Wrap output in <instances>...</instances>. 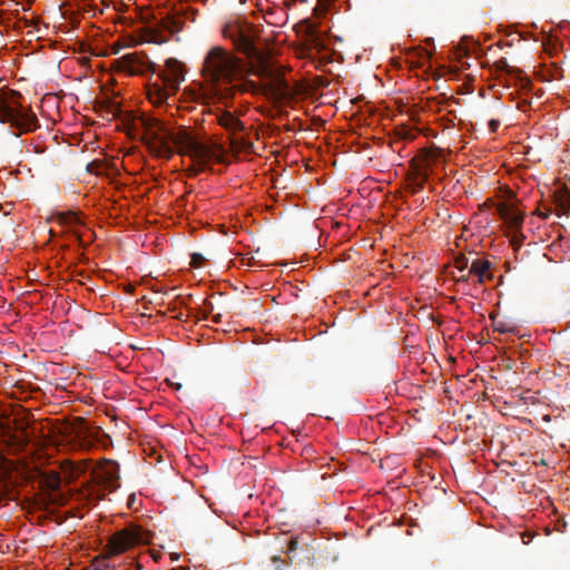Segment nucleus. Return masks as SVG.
I'll list each match as a JSON object with an SVG mask.
<instances>
[{"label":"nucleus","instance_id":"nucleus-1","mask_svg":"<svg viewBox=\"0 0 570 570\" xmlns=\"http://www.w3.org/2000/svg\"><path fill=\"white\" fill-rule=\"evenodd\" d=\"M224 36L230 38L238 50L255 56V60L247 67L243 59L220 46H213L206 51L200 73L209 94L219 101L227 104L238 92L263 94L278 105H288L297 99H317L321 77L291 85L282 65L257 52L249 26L227 24Z\"/></svg>","mask_w":570,"mask_h":570},{"label":"nucleus","instance_id":"nucleus-2","mask_svg":"<svg viewBox=\"0 0 570 570\" xmlns=\"http://www.w3.org/2000/svg\"><path fill=\"white\" fill-rule=\"evenodd\" d=\"M129 121L134 130L141 131L149 153L158 158L170 159L177 153L188 156L199 170L212 160L224 161V148L214 141H204L189 127L180 126L175 130L158 118L144 114L131 116Z\"/></svg>","mask_w":570,"mask_h":570},{"label":"nucleus","instance_id":"nucleus-3","mask_svg":"<svg viewBox=\"0 0 570 570\" xmlns=\"http://www.w3.org/2000/svg\"><path fill=\"white\" fill-rule=\"evenodd\" d=\"M297 33L301 37V43L296 49L297 57L305 59L306 63L318 70L321 66V36L317 26L307 20L302 21L297 24Z\"/></svg>","mask_w":570,"mask_h":570},{"label":"nucleus","instance_id":"nucleus-4","mask_svg":"<svg viewBox=\"0 0 570 570\" xmlns=\"http://www.w3.org/2000/svg\"><path fill=\"white\" fill-rule=\"evenodd\" d=\"M119 464L110 459H105L92 473L94 485L89 491L96 500L105 498V491L114 492L120 487Z\"/></svg>","mask_w":570,"mask_h":570},{"label":"nucleus","instance_id":"nucleus-5","mask_svg":"<svg viewBox=\"0 0 570 570\" xmlns=\"http://www.w3.org/2000/svg\"><path fill=\"white\" fill-rule=\"evenodd\" d=\"M150 540L149 531L137 524H129L115 532L107 544L109 556L120 554L136 546L147 544Z\"/></svg>","mask_w":570,"mask_h":570},{"label":"nucleus","instance_id":"nucleus-6","mask_svg":"<svg viewBox=\"0 0 570 570\" xmlns=\"http://www.w3.org/2000/svg\"><path fill=\"white\" fill-rule=\"evenodd\" d=\"M158 77L164 86L176 92L185 79L184 67L178 60L170 58L166 60L165 67L158 73Z\"/></svg>","mask_w":570,"mask_h":570},{"label":"nucleus","instance_id":"nucleus-7","mask_svg":"<svg viewBox=\"0 0 570 570\" xmlns=\"http://www.w3.org/2000/svg\"><path fill=\"white\" fill-rule=\"evenodd\" d=\"M13 127L20 129L22 132L33 131L39 127L38 118L31 109L19 105Z\"/></svg>","mask_w":570,"mask_h":570},{"label":"nucleus","instance_id":"nucleus-8","mask_svg":"<svg viewBox=\"0 0 570 570\" xmlns=\"http://www.w3.org/2000/svg\"><path fill=\"white\" fill-rule=\"evenodd\" d=\"M497 213L501 219L511 228H518L522 225V214L512 205L500 203L497 205Z\"/></svg>","mask_w":570,"mask_h":570},{"label":"nucleus","instance_id":"nucleus-9","mask_svg":"<svg viewBox=\"0 0 570 570\" xmlns=\"http://www.w3.org/2000/svg\"><path fill=\"white\" fill-rule=\"evenodd\" d=\"M75 442L80 449H91L95 442H100L98 431H92L88 426L81 425L75 430Z\"/></svg>","mask_w":570,"mask_h":570},{"label":"nucleus","instance_id":"nucleus-10","mask_svg":"<svg viewBox=\"0 0 570 570\" xmlns=\"http://www.w3.org/2000/svg\"><path fill=\"white\" fill-rule=\"evenodd\" d=\"M491 263L488 259H474L471 263L469 275H474L478 277V283L482 284L487 279H491L492 273L490 272Z\"/></svg>","mask_w":570,"mask_h":570},{"label":"nucleus","instance_id":"nucleus-11","mask_svg":"<svg viewBox=\"0 0 570 570\" xmlns=\"http://www.w3.org/2000/svg\"><path fill=\"white\" fill-rule=\"evenodd\" d=\"M217 121L223 128H225L234 135L238 131L244 130V124L229 111L220 112L217 116Z\"/></svg>","mask_w":570,"mask_h":570},{"label":"nucleus","instance_id":"nucleus-12","mask_svg":"<svg viewBox=\"0 0 570 570\" xmlns=\"http://www.w3.org/2000/svg\"><path fill=\"white\" fill-rule=\"evenodd\" d=\"M331 45H332V38L328 37L323 31V45H322V48H323V73L325 72L324 68L327 62L341 61L343 59L340 51H336L334 48L330 49Z\"/></svg>","mask_w":570,"mask_h":570},{"label":"nucleus","instance_id":"nucleus-13","mask_svg":"<svg viewBox=\"0 0 570 570\" xmlns=\"http://www.w3.org/2000/svg\"><path fill=\"white\" fill-rule=\"evenodd\" d=\"M176 92L169 90L166 86L161 83H154L153 88L148 91L149 100L155 105H161L168 100L171 95Z\"/></svg>","mask_w":570,"mask_h":570},{"label":"nucleus","instance_id":"nucleus-14","mask_svg":"<svg viewBox=\"0 0 570 570\" xmlns=\"http://www.w3.org/2000/svg\"><path fill=\"white\" fill-rule=\"evenodd\" d=\"M120 67L127 72L134 75L139 72L141 61L136 52L125 55L119 59Z\"/></svg>","mask_w":570,"mask_h":570},{"label":"nucleus","instance_id":"nucleus-15","mask_svg":"<svg viewBox=\"0 0 570 570\" xmlns=\"http://www.w3.org/2000/svg\"><path fill=\"white\" fill-rule=\"evenodd\" d=\"M17 109L18 107H11L6 101H0V121L3 124L9 122L11 126H14Z\"/></svg>","mask_w":570,"mask_h":570},{"label":"nucleus","instance_id":"nucleus-16","mask_svg":"<svg viewBox=\"0 0 570 570\" xmlns=\"http://www.w3.org/2000/svg\"><path fill=\"white\" fill-rule=\"evenodd\" d=\"M491 320H492V324H493V330L495 332H499V333H517V326L514 324H512L511 322H508V321H504V320H500V318H497L494 316H491Z\"/></svg>","mask_w":570,"mask_h":570},{"label":"nucleus","instance_id":"nucleus-17","mask_svg":"<svg viewBox=\"0 0 570 570\" xmlns=\"http://www.w3.org/2000/svg\"><path fill=\"white\" fill-rule=\"evenodd\" d=\"M333 212H334V209L328 208L327 205L323 206V214H327L326 216H323V220H322L323 232L325 230V227H327V225H330L332 228L341 226L340 222H335L333 219V217H332Z\"/></svg>","mask_w":570,"mask_h":570},{"label":"nucleus","instance_id":"nucleus-18","mask_svg":"<svg viewBox=\"0 0 570 570\" xmlns=\"http://www.w3.org/2000/svg\"><path fill=\"white\" fill-rule=\"evenodd\" d=\"M468 265H469V259L464 255H459L454 259V266L459 271H464L468 267Z\"/></svg>","mask_w":570,"mask_h":570},{"label":"nucleus","instance_id":"nucleus-19","mask_svg":"<svg viewBox=\"0 0 570 570\" xmlns=\"http://www.w3.org/2000/svg\"><path fill=\"white\" fill-rule=\"evenodd\" d=\"M205 261V257L199 253H194L190 256V265L195 268H199Z\"/></svg>","mask_w":570,"mask_h":570},{"label":"nucleus","instance_id":"nucleus-20","mask_svg":"<svg viewBox=\"0 0 570 570\" xmlns=\"http://www.w3.org/2000/svg\"><path fill=\"white\" fill-rule=\"evenodd\" d=\"M87 170L89 173L100 175L102 173V166H101L100 161L94 160L87 165Z\"/></svg>","mask_w":570,"mask_h":570},{"label":"nucleus","instance_id":"nucleus-21","mask_svg":"<svg viewBox=\"0 0 570 570\" xmlns=\"http://www.w3.org/2000/svg\"><path fill=\"white\" fill-rule=\"evenodd\" d=\"M230 145L233 149H240L245 146V141L243 138L234 137L230 139Z\"/></svg>","mask_w":570,"mask_h":570},{"label":"nucleus","instance_id":"nucleus-22","mask_svg":"<svg viewBox=\"0 0 570 570\" xmlns=\"http://www.w3.org/2000/svg\"><path fill=\"white\" fill-rule=\"evenodd\" d=\"M327 460V458L325 455H323V470H325L326 465L325 464V461ZM335 471L336 469L335 468H332L331 465H328V471H323V475H322V479L325 480L326 475H333L335 474Z\"/></svg>","mask_w":570,"mask_h":570},{"label":"nucleus","instance_id":"nucleus-23","mask_svg":"<svg viewBox=\"0 0 570 570\" xmlns=\"http://www.w3.org/2000/svg\"><path fill=\"white\" fill-rule=\"evenodd\" d=\"M499 126H500V120L491 119L489 121V128H490L491 132H495L498 130Z\"/></svg>","mask_w":570,"mask_h":570},{"label":"nucleus","instance_id":"nucleus-24","mask_svg":"<svg viewBox=\"0 0 570 570\" xmlns=\"http://www.w3.org/2000/svg\"><path fill=\"white\" fill-rule=\"evenodd\" d=\"M331 104H332V99L328 98V94L327 92L326 94L323 92V106L324 105H331Z\"/></svg>","mask_w":570,"mask_h":570},{"label":"nucleus","instance_id":"nucleus-25","mask_svg":"<svg viewBox=\"0 0 570 570\" xmlns=\"http://www.w3.org/2000/svg\"><path fill=\"white\" fill-rule=\"evenodd\" d=\"M78 220V217L76 216V214H69L68 215V222L69 223H76Z\"/></svg>","mask_w":570,"mask_h":570},{"label":"nucleus","instance_id":"nucleus-26","mask_svg":"<svg viewBox=\"0 0 570 570\" xmlns=\"http://www.w3.org/2000/svg\"><path fill=\"white\" fill-rule=\"evenodd\" d=\"M205 306L207 307L208 313H212L214 309L213 303L209 301H205Z\"/></svg>","mask_w":570,"mask_h":570},{"label":"nucleus","instance_id":"nucleus-27","mask_svg":"<svg viewBox=\"0 0 570 570\" xmlns=\"http://www.w3.org/2000/svg\"><path fill=\"white\" fill-rule=\"evenodd\" d=\"M471 275L465 274L458 278V282H468Z\"/></svg>","mask_w":570,"mask_h":570},{"label":"nucleus","instance_id":"nucleus-28","mask_svg":"<svg viewBox=\"0 0 570 570\" xmlns=\"http://www.w3.org/2000/svg\"><path fill=\"white\" fill-rule=\"evenodd\" d=\"M220 320H222V315L220 314H217V315L213 316V322L214 323H220Z\"/></svg>","mask_w":570,"mask_h":570},{"label":"nucleus","instance_id":"nucleus-29","mask_svg":"<svg viewBox=\"0 0 570 570\" xmlns=\"http://www.w3.org/2000/svg\"><path fill=\"white\" fill-rule=\"evenodd\" d=\"M167 382L175 387V390H180L181 389V384L180 383H171L167 380Z\"/></svg>","mask_w":570,"mask_h":570},{"label":"nucleus","instance_id":"nucleus-30","mask_svg":"<svg viewBox=\"0 0 570 570\" xmlns=\"http://www.w3.org/2000/svg\"><path fill=\"white\" fill-rule=\"evenodd\" d=\"M274 563H284V561L279 557H273Z\"/></svg>","mask_w":570,"mask_h":570},{"label":"nucleus","instance_id":"nucleus-31","mask_svg":"<svg viewBox=\"0 0 570 570\" xmlns=\"http://www.w3.org/2000/svg\"><path fill=\"white\" fill-rule=\"evenodd\" d=\"M320 7H321V0H316V6L314 8V11L317 12L320 10Z\"/></svg>","mask_w":570,"mask_h":570},{"label":"nucleus","instance_id":"nucleus-32","mask_svg":"<svg viewBox=\"0 0 570 570\" xmlns=\"http://www.w3.org/2000/svg\"><path fill=\"white\" fill-rule=\"evenodd\" d=\"M323 89L328 86V82L325 80V77L323 76V82H322Z\"/></svg>","mask_w":570,"mask_h":570},{"label":"nucleus","instance_id":"nucleus-33","mask_svg":"<svg viewBox=\"0 0 570 570\" xmlns=\"http://www.w3.org/2000/svg\"><path fill=\"white\" fill-rule=\"evenodd\" d=\"M183 317H184V314L181 312L176 315V318H178V320H183Z\"/></svg>","mask_w":570,"mask_h":570},{"label":"nucleus","instance_id":"nucleus-34","mask_svg":"<svg viewBox=\"0 0 570 570\" xmlns=\"http://www.w3.org/2000/svg\"><path fill=\"white\" fill-rule=\"evenodd\" d=\"M326 2H327V0H323V13L325 12V9H326Z\"/></svg>","mask_w":570,"mask_h":570},{"label":"nucleus","instance_id":"nucleus-35","mask_svg":"<svg viewBox=\"0 0 570 570\" xmlns=\"http://www.w3.org/2000/svg\"><path fill=\"white\" fill-rule=\"evenodd\" d=\"M334 40L338 41V42H342V38H338V37H335Z\"/></svg>","mask_w":570,"mask_h":570},{"label":"nucleus","instance_id":"nucleus-36","mask_svg":"<svg viewBox=\"0 0 570 570\" xmlns=\"http://www.w3.org/2000/svg\"><path fill=\"white\" fill-rule=\"evenodd\" d=\"M502 65H504V67H508V62L507 61H500Z\"/></svg>","mask_w":570,"mask_h":570},{"label":"nucleus","instance_id":"nucleus-37","mask_svg":"<svg viewBox=\"0 0 570 570\" xmlns=\"http://www.w3.org/2000/svg\"><path fill=\"white\" fill-rule=\"evenodd\" d=\"M322 161H323V165L326 163V159H325V157H324V156H323V158H322Z\"/></svg>","mask_w":570,"mask_h":570},{"label":"nucleus","instance_id":"nucleus-38","mask_svg":"<svg viewBox=\"0 0 570 570\" xmlns=\"http://www.w3.org/2000/svg\"><path fill=\"white\" fill-rule=\"evenodd\" d=\"M332 165H333V166H335V165H336V160H335V159H333V160H332Z\"/></svg>","mask_w":570,"mask_h":570}]
</instances>
